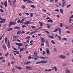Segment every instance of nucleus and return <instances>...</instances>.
Segmentation results:
<instances>
[{
  "label": "nucleus",
  "mask_w": 73,
  "mask_h": 73,
  "mask_svg": "<svg viewBox=\"0 0 73 73\" xmlns=\"http://www.w3.org/2000/svg\"><path fill=\"white\" fill-rule=\"evenodd\" d=\"M41 63H42L43 64L46 63H48V61L47 60H41Z\"/></svg>",
  "instance_id": "0eeeda50"
},
{
  "label": "nucleus",
  "mask_w": 73,
  "mask_h": 73,
  "mask_svg": "<svg viewBox=\"0 0 73 73\" xmlns=\"http://www.w3.org/2000/svg\"><path fill=\"white\" fill-rule=\"evenodd\" d=\"M53 50L55 52H56V53L57 52V50H56V48H53Z\"/></svg>",
  "instance_id": "c756f323"
},
{
  "label": "nucleus",
  "mask_w": 73,
  "mask_h": 73,
  "mask_svg": "<svg viewBox=\"0 0 73 73\" xmlns=\"http://www.w3.org/2000/svg\"><path fill=\"white\" fill-rule=\"evenodd\" d=\"M30 22L29 21H26L25 22V25H28L29 24H30Z\"/></svg>",
  "instance_id": "412c9836"
},
{
  "label": "nucleus",
  "mask_w": 73,
  "mask_h": 73,
  "mask_svg": "<svg viewBox=\"0 0 73 73\" xmlns=\"http://www.w3.org/2000/svg\"><path fill=\"white\" fill-rule=\"evenodd\" d=\"M65 72L66 73H70V70L68 69H66L65 70Z\"/></svg>",
  "instance_id": "9d476101"
},
{
  "label": "nucleus",
  "mask_w": 73,
  "mask_h": 73,
  "mask_svg": "<svg viewBox=\"0 0 73 73\" xmlns=\"http://www.w3.org/2000/svg\"><path fill=\"white\" fill-rule=\"evenodd\" d=\"M8 54H9V53L8 52H7L6 54L5 55V56H7L8 55Z\"/></svg>",
  "instance_id": "49530a36"
},
{
  "label": "nucleus",
  "mask_w": 73,
  "mask_h": 73,
  "mask_svg": "<svg viewBox=\"0 0 73 73\" xmlns=\"http://www.w3.org/2000/svg\"><path fill=\"white\" fill-rule=\"evenodd\" d=\"M40 63H41V61L37 62L35 63V64H40Z\"/></svg>",
  "instance_id": "cd10ccee"
},
{
  "label": "nucleus",
  "mask_w": 73,
  "mask_h": 73,
  "mask_svg": "<svg viewBox=\"0 0 73 73\" xmlns=\"http://www.w3.org/2000/svg\"><path fill=\"white\" fill-rule=\"evenodd\" d=\"M26 69H29V70H32V68L31 67H29V66H26Z\"/></svg>",
  "instance_id": "39448f33"
},
{
  "label": "nucleus",
  "mask_w": 73,
  "mask_h": 73,
  "mask_svg": "<svg viewBox=\"0 0 73 73\" xmlns=\"http://www.w3.org/2000/svg\"><path fill=\"white\" fill-rule=\"evenodd\" d=\"M23 44H21V43H19V46H23Z\"/></svg>",
  "instance_id": "e433bc0d"
},
{
  "label": "nucleus",
  "mask_w": 73,
  "mask_h": 73,
  "mask_svg": "<svg viewBox=\"0 0 73 73\" xmlns=\"http://www.w3.org/2000/svg\"><path fill=\"white\" fill-rule=\"evenodd\" d=\"M58 37L59 39V40H61V36H58Z\"/></svg>",
  "instance_id": "58836bf2"
},
{
  "label": "nucleus",
  "mask_w": 73,
  "mask_h": 73,
  "mask_svg": "<svg viewBox=\"0 0 73 73\" xmlns=\"http://www.w3.org/2000/svg\"><path fill=\"white\" fill-rule=\"evenodd\" d=\"M15 69L14 68H13L11 69L12 72H14V71L15 70Z\"/></svg>",
  "instance_id": "0e129e2a"
},
{
  "label": "nucleus",
  "mask_w": 73,
  "mask_h": 73,
  "mask_svg": "<svg viewBox=\"0 0 73 73\" xmlns=\"http://www.w3.org/2000/svg\"><path fill=\"white\" fill-rule=\"evenodd\" d=\"M37 52H34V56H35L34 59L35 60H37V58H39V57L38 55H37Z\"/></svg>",
  "instance_id": "f257e3e1"
},
{
  "label": "nucleus",
  "mask_w": 73,
  "mask_h": 73,
  "mask_svg": "<svg viewBox=\"0 0 73 73\" xmlns=\"http://www.w3.org/2000/svg\"><path fill=\"white\" fill-rule=\"evenodd\" d=\"M46 25H47V28H48V29H50V28H51V27H50V25H49L48 24H46Z\"/></svg>",
  "instance_id": "dca6fc26"
},
{
  "label": "nucleus",
  "mask_w": 73,
  "mask_h": 73,
  "mask_svg": "<svg viewBox=\"0 0 73 73\" xmlns=\"http://www.w3.org/2000/svg\"><path fill=\"white\" fill-rule=\"evenodd\" d=\"M63 26V25L62 23H60V27H62Z\"/></svg>",
  "instance_id": "a18cd8bd"
},
{
  "label": "nucleus",
  "mask_w": 73,
  "mask_h": 73,
  "mask_svg": "<svg viewBox=\"0 0 73 73\" xmlns=\"http://www.w3.org/2000/svg\"><path fill=\"white\" fill-rule=\"evenodd\" d=\"M54 68L55 69V71L56 72H57V71L58 70V69H57V67L55 66L54 67Z\"/></svg>",
  "instance_id": "5701e85b"
},
{
  "label": "nucleus",
  "mask_w": 73,
  "mask_h": 73,
  "mask_svg": "<svg viewBox=\"0 0 73 73\" xmlns=\"http://www.w3.org/2000/svg\"><path fill=\"white\" fill-rule=\"evenodd\" d=\"M22 28H25V27H26V26H25V25H23L22 26Z\"/></svg>",
  "instance_id": "4d7b16f0"
},
{
  "label": "nucleus",
  "mask_w": 73,
  "mask_h": 73,
  "mask_svg": "<svg viewBox=\"0 0 73 73\" xmlns=\"http://www.w3.org/2000/svg\"><path fill=\"white\" fill-rule=\"evenodd\" d=\"M0 11L1 12H2V13H3L4 12V11H3V10L2 9H0Z\"/></svg>",
  "instance_id": "3c124183"
},
{
  "label": "nucleus",
  "mask_w": 73,
  "mask_h": 73,
  "mask_svg": "<svg viewBox=\"0 0 73 73\" xmlns=\"http://www.w3.org/2000/svg\"><path fill=\"white\" fill-rule=\"evenodd\" d=\"M21 21L20 20H18V21H17V23H21Z\"/></svg>",
  "instance_id": "bf43d9fd"
},
{
  "label": "nucleus",
  "mask_w": 73,
  "mask_h": 73,
  "mask_svg": "<svg viewBox=\"0 0 73 73\" xmlns=\"http://www.w3.org/2000/svg\"><path fill=\"white\" fill-rule=\"evenodd\" d=\"M54 11L56 12H59V10L58 9H55L54 10Z\"/></svg>",
  "instance_id": "864d4df0"
},
{
  "label": "nucleus",
  "mask_w": 73,
  "mask_h": 73,
  "mask_svg": "<svg viewBox=\"0 0 73 73\" xmlns=\"http://www.w3.org/2000/svg\"><path fill=\"white\" fill-rule=\"evenodd\" d=\"M3 48L5 50H6L7 49V48H6V46H5V44H3Z\"/></svg>",
  "instance_id": "2eb2a0df"
},
{
  "label": "nucleus",
  "mask_w": 73,
  "mask_h": 73,
  "mask_svg": "<svg viewBox=\"0 0 73 73\" xmlns=\"http://www.w3.org/2000/svg\"><path fill=\"white\" fill-rule=\"evenodd\" d=\"M19 43H18L17 42H15V44L17 45H18L19 46Z\"/></svg>",
  "instance_id": "e2e57ef3"
},
{
  "label": "nucleus",
  "mask_w": 73,
  "mask_h": 73,
  "mask_svg": "<svg viewBox=\"0 0 73 73\" xmlns=\"http://www.w3.org/2000/svg\"><path fill=\"white\" fill-rule=\"evenodd\" d=\"M13 38H18V37H19L17 36H13Z\"/></svg>",
  "instance_id": "79ce46f5"
},
{
  "label": "nucleus",
  "mask_w": 73,
  "mask_h": 73,
  "mask_svg": "<svg viewBox=\"0 0 73 73\" xmlns=\"http://www.w3.org/2000/svg\"><path fill=\"white\" fill-rule=\"evenodd\" d=\"M31 63V61H29L27 62V61H25L24 62V64H25V65H27V64H30Z\"/></svg>",
  "instance_id": "6e6552de"
},
{
  "label": "nucleus",
  "mask_w": 73,
  "mask_h": 73,
  "mask_svg": "<svg viewBox=\"0 0 73 73\" xmlns=\"http://www.w3.org/2000/svg\"><path fill=\"white\" fill-rule=\"evenodd\" d=\"M17 35H19V34H21V31H19L17 33Z\"/></svg>",
  "instance_id": "2f4dec72"
},
{
  "label": "nucleus",
  "mask_w": 73,
  "mask_h": 73,
  "mask_svg": "<svg viewBox=\"0 0 73 73\" xmlns=\"http://www.w3.org/2000/svg\"><path fill=\"white\" fill-rule=\"evenodd\" d=\"M21 8H22L23 9H24L25 8V6L23 5L21 7Z\"/></svg>",
  "instance_id": "a19ab883"
},
{
  "label": "nucleus",
  "mask_w": 73,
  "mask_h": 73,
  "mask_svg": "<svg viewBox=\"0 0 73 73\" xmlns=\"http://www.w3.org/2000/svg\"><path fill=\"white\" fill-rule=\"evenodd\" d=\"M51 42L52 44H56V43L55 42H54V40H52Z\"/></svg>",
  "instance_id": "bb28decb"
},
{
  "label": "nucleus",
  "mask_w": 73,
  "mask_h": 73,
  "mask_svg": "<svg viewBox=\"0 0 73 73\" xmlns=\"http://www.w3.org/2000/svg\"><path fill=\"white\" fill-rule=\"evenodd\" d=\"M23 49H24V48H21L20 50V52H21V51H23Z\"/></svg>",
  "instance_id": "37998d69"
},
{
  "label": "nucleus",
  "mask_w": 73,
  "mask_h": 73,
  "mask_svg": "<svg viewBox=\"0 0 73 73\" xmlns=\"http://www.w3.org/2000/svg\"><path fill=\"white\" fill-rule=\"evenodd\" d=\"M26 38V39H28L29 38H30V36H27Z\"/></svg>",
  "instance_id": "69168bd1"
},
{
  "label": "nucleus",
  "mask_w": 73,
  "mask_h": 73,
  "mask_svg": "<svg viewBox=\"0 0 73 73\" xmlns=\"http://www.w3.org/2000/svg\"><path fill=\"white\" fill-rule=\"evenodd\" d=\"M70 5H71V4H70L68 5L67 7V8H69V7Z\"/></svg>",
  "instance_id": "c03bdc74"
},
{
  "label": "nucleus",
  "mask_w": 73,
  "mask_h": 73,
  "mask_svg": "<svg viewBox=\"0 0 73 73\" xmlns=\"http://www.w3.org/2000/svg\"><path fill=\"white\" fill-rule=\"evenodd\" d=\"M39 24H40V27H42V25H43V24H44L43 23L41 22L40 21L39 22Z\"/></svg>",
  "instance_id": "a211bd4d"
},
{
  "label": "nucleus",
  "mask_w": 73,
  "mask_h": 73,
  "mask_svg": "<svg viewBox=\"0 0 73 73\" xmlns=\"http://www.w3.org/2000/svg\"><path fill=\"white\" fill-rule=\"evenodd\" d=\"M10 56L11 58H12L13 59V60H15V58H14V57L13 55H11Z\"/></svg>",
  "instance_id": "7c9ffc66"
},
{
  "label": "nucleus",
  "mask_w": 73,
  "mask_h": 73,
  "mask_svg": "<svg viewBox=\"0 0 73 73\" xmlns=\"http://www.w3.org/2000/svg\"><path fill=\"white\" fill-rule=\"evenodd\" d=\"M66 4V1H64L62 2V8L64 7H65V5Z\"/></svg>",
  "instance_id": "20e7f679"
},
{
  "label": "nucleus",
  "mask_w": 73,
  "mask_h": 73,
  "mask_svg": "<svg viewBox=\"0 0 73 73\" xmlns=\"http://www.w3.org/2000/svg\"><path fill=\"white\" fill-rule=\"evenodd\" d=\"M15 29H20V27H19L16 26L15 27Z\"/></svg>",
  "instance_id": "72a5a7b5"
},
{
  "label": "nucleus",
  "mask_w": 73,
  "mask_h": 73,
  "mask_svg": "<svg viewBox=\"0 0 73 73\" xmlns=\"http://www.w3.org/2000/svg\"><path fill=\"white\" fill-rule=\"evenodd\" d=\"M25 19V18L24 17H22V20L21 21L20 23L21 24H22L23 23V22L24 21V20Z\"/></svg>",
  "instance_id": "423d86ee"
},
{
  "label": "nucleus",
  "mask_w": 73,
  "mask_h": 73,
  "mask_svg": "<svg viewBox=\"0 0 73 73\" xmlns=\"http://www.w3.org/2000/svg\"><path fill=\"white\" fill-rule=\"evenodd\" d=\"M47 36H48L49 38H53V36H50V35H47Z\"/></svg>",
  "instance_id": "393cba45"
},
{
  "label": "nucleus",
  "mask_w": 73,
  "mask_h": 73,
  "mask_svg": "<svg viewBox=\"0 0 73 73\" xmlns=\"http://www.w3.org/2000/svg\"><path fill=\"white\" fill-rule=\"evenodd\" d=\"M45 51H44L43 52V54L42 55H44V54H45Z\"/></svg>",
  "instance_id": "8fccbe9b"
},
{
  "label": "nucleus",
  "mask_w": 73,
  "mask_h": 73,
  "mask_svg": "<svg viewBox=\"0 0 73 73\" xmlns=\"http://www.w3.org/2000/svg\"><path fill=\"white\" fill-rule=\"evenodd\" d=\"M3 21H0V24H2L3 23H4L5 22V21H6V19H2Z\"/></svg>",
  "instance_id": "1a4fd4ad"
},
{
  "label": "nucleus",
  "mask_w": 73,
  "mask_h": 73,
  "mask_svg": "<svg viewBox=\"0 0 73 73\" xmlns=\"http://www.w3.org/2000/svg\"><path fill=\"white\" fill-rule=\"evenodd\" d=\"M59 30V34L61 35V33L62 32V31H61V29L60 28H58Z\"/></svg>",
  "instance_id": "9b49d317"
},
{
  "label": "nucleus",
  "mask_w": 73,
  "mask_h": 73,
  "mask_svg": "<svg viewBox=\"0 0 73 73\" xmlns=\"http://www.w3.org/2000/svg\"><path fill=\"white\" fill-rule=\"evenodd\" d=\"M48 22H50V23H53V21L52 20V19H50L48 20Z\"/></svg>",
  "instance_id": "a878e982"
},
{
  "label": "nucleus",
  "mask_w": 73,
  "mask_h": 73,
  "mask_svg": "<svg viewBox=\"0 0 73 73\" xmlns=\"http://www.w3.org/2000/svg\"><path fill=\"white\" fill-rule=\"evenodd\" d=\"M30 15V17H32V16H33V14H32V13H31Z\"/></svg>",
  "instance_id": "774afa93"
},
{
  "label": "nucleus",
  "mask_w": 73,
  "mask_h": 73,
  "mask_svg": "<svg viewBox=\"0 0 73 73\" xmlns=\"http://www.w3.org/2000/svg\"><path fill=\"white\" fill-rule=\"evenodd\" d=\"M28 3H33V2H32V1H31L30 0H29L28 1Z\"/></svg>",
  "instance_id": "09e8293b"
},
{
  "label": "nucleus",
  "mask_w": 73,
  "mask_h": 73,
  "mask_svg": "<svg viewBox=\"0 0 73 73\" xmlns=\"http://www.w3.org/2000/svg\"><path fill=\"white\" fill-rule=\"evenodd\" d=\"M3 4L5 5V7H7V1H5Z\"/></svg>",
  "instance_id": "f3484780"
},
{
  "label": "nucleus",
  "mask_w": 73,
  "mask_h": 73,
  "mask_svg": "<svg viewBox=\"0 0 73 73\" xmlns=\"http://www.w3.org/2000/svg\"><path fill=\"white\" fill-rule=\"evenodd\" d=\"M31 27L33 29H35V27L34 26H31Z\"/></svg>",
  "instance_id": "680f3d73"
},
{
  "label": "nucleus",
  "mask_w": 73,
  "mask_h": 73,
  "mask_svg": "<svg viewBox=\"0 0 73 73\" xmlns=\"http://www.w3.org/2000/svg\"><path fill=\"white\" fill-rule=\"evenodd\" d=\"M52 70V69H50L48 70H45V71H46V72H51Z\"/></svg>",
  "instance_id": "6ab92c4d"
},
{
  "label": "nucleus",
  "mask_w": 73,
  "mask_h": 73,
  "mask_svg": "<svg viewBox=\"0 0 73 73\" xmlns=\"http://www.w3.org/2000/svg\"><path fill=\"white\" fill-rule=\"evenodd\" d=\"M14 52H16L17 53V54H19V52L18 51H13Z\"/></svg>",
  "instance_id": "de8ad7c7"
},
{
  "label": "nucleus",
  "mask_w": 73,
  "mask_h": 73,
  "mask_svg": "<svg viewBox=\"0 0 73 73\" xmlns=\"http://www.w3.org/2000/svg\"><path fill=\"white\" fill-rule=\"evenodd\" d=\"M66 33H68V34H69L70 33V31H66Z\"/></svg>",
  "instance_id": "603ef678"
},
{
  "label": "nucleus",
  "mask_w": 73,
  "mask_h": 73,
  "mask_svg": "<svg viewBox=\"0 0 73 73\" xmlns=\"http://www.w3.org/2000/svg\"><path fill=\"white\" fill-rule=\"evenodd\" d=\"M60 58H61L64 59V58H66V57L64 55H62L60 56Z\"/></svg>",
  "instance_id": "f8f14e48"
},
{
  "label": "nucleus",
  "mask_w": 73,
  "mask_h": 73,
  "mask_svg": "<svg viewBox=\"0 0 73 73\" xmlns=\"http://www.w3.org/2000/svg\"><path fill=\"white\" fill-rule=\"evenodd\" d=\"M67 40V38H62V40Z\"/></svg>",
  "instance_id": "5fc2aeb1"
},
{
  "label": "nucleus",
  "mask_w": 73,
  "mask_h": 73,
  "mask_svg": "<svg viewBox=\"0 0 73 73\" xmlns=\"http://www.w3.org/2000/svg\"><path fill=\"white\" fill-rule=\"evenodd\" d=\"M60 11V12L61 13V14H64V11L62 9H60L59 10Z\"/></svg>",
  "instance_id": "aec40b11"
},
{
  "label": "nucleus",
  "mask_w": 73,
  "mask_h": 73,
  "mask_svg": "<svg viewBox=\"0 0 73 73\" xmlns=\"http://www.w3.org/2000/svg\"><path fill=\"white\" fill-rule=\"evenodd\" d=\"M14 50H17V49L16 48H15L13 46H12Z\"/></svg>",
  "instance_id": "4c0bfd02"
},
{
  "label": "nucleus",
  "mask_w": 73,
  "mask_h": 73,
  "mask_svg": "<svg viewBox=\"0 0 73 73\" xmlns=\"http://www.w3.org/2000/svg\"><path fill=\"white\" fill-rule=\"evenodd\" d=\"M36 32H37V31H33L30 33L29 35H32L34 33H36Z\"/></svg>",
  "instance_id": "4468645a"
},
{
  "label": "nucleus",
  "mask_w": 73,
  "mask_h": 73,
  "mask_svg": "<svg viewBox=\"0 0 73 73\" xmlns=\"http://www.w3.org/2000/svg\"><path fill=\"white\" fill-rule=\"evenodd\" d=\"M24 13L25 14V15H27V16H28L29 15V13Z\"/></svg>",
  "instance_id": "13d9d810"
},
{
  "label": "nucleus",
  "mask_w": 73,
  "mask_h": 73,
  "mask_svg": "<svg viewBox=\"0 0 73 73\" xmlns=\"http://www.w3.org/2000/svg\"><path fill=\"white\" fill-rule=\"evenodd\" d=\"M30 6L31 7H32V8H36V6H35L34 5H31Z\"/></svg>",
  "instance_id": "ea45409f"
},
{
  "label": "nucleus",
  "mask_w": 73,
  "mask_h": 73,
  "mask_svg": "<svg viewBox=\"0 0 73 73\" xmlns=\"http://www.w3.org/2000/svg\"><path fill=\"white\" fill-rule=\"evenodd\" d=\"M40 39L42 40L41 42H45V41H44V38H40Z\"/></svg>",
  "instance_id": "4be33fe9"
},
{
  "label": "nucleus",
  "mask_w": 73,
  "mask_h": 73,
  "mask_svg": "<svg viewBox=\"0 0 73 73\" xmlns=\"http://www.w3.org/2000/svg\"><path fill=\"white\" fill-rule=\"evenodd\" d=\"M68 22L69 23H72V18H70Z\"/></svg>",
  "instance_id": "c85d7f7f"
},
{
  "label": "nucleus",
  "mask_w": 73,
  "mask_h": 73,
  "mask_svg": "<svg viewBox=\"0 0 73 73\" xmlns=\"http://www.w3.org/2000/svg\"><path fill=\"white\" fill-rule=\"evenodd\" d=\"M46 53L48 55H50V51H49V48H46Z\"/></svg>",
  "instance_id": "7ed1b4c3"
},
{
  "label": "nucleus",
  "mask_w": 73,
  "mask_h": 73,
  "mask_svg": "<svg viewBox=\"0 0 73 73\" xmlns=\"http://www.w3.org/2000/svg\"><path fill=\"white\" fill-rule=\"evenodd\" d=\"M39 58H41V59H44V60L45 59V58L43 57L40 56L39 57Z\"/></svg>",
  "instance_id": "c9c22d12"
},
{
  "label": "nucleus",
  "mask_w": 73,
  "mask_h": 73,
  "mask_svg": "<svg viewBox=\"0 0 73 73\" xmlns=\"http://www.w3.org/2000/svg\"><path fill=\"white\" fill-rule=\"evenodd\" d=\"M46 43L47 46V47H49V44L48 41L47 40H46Z\"/></svg>",
  "instance_id": "ddd939ff"
},
{
  "label": "nucleus",
  "mask_w": 73,
  "mask_h": 73,
  "mask_svg": "<svg viewBox=\"0 0 73 73\" xmlns=\"http://www.w3.org/2000/svg\"><path fill=\"white\" fill-rule=\"evenodd\" d=\"M7 46H8V48H10V45L9 44H8Z\"/></svg>",
  "instance_id": "052dcab7"
},
{
  "label": "nucleus",
  "mask_w": 73,
  "mask_h": 73,
  "mask_svg": "<svg viewBox=\"0 0 73 73\" xmlns=\"http://www.w3.org/2000/svg\"><path fill=\"white\" fill-rule=\"evenodd\" d=\"M4 58V57H0V60H2V59H3Z\"/></svg>",
  "instance_id": "338daca9"
},
{
  "label": "nucleus",
  "mask_w": 73,
  "mask_h": 73,
  "mask_svg": "<svg viewBox=\"0 0 73 73\" xmlns=\"http://www.w3.org/2000/svg\"><path fill=\"white\" fill-rule=\"evenodd\" d=\"M15 24H16V22L10 21L9 22V27H11L12 25H15Z\"/></svg>",
  "instance_id": "f03ea898"
},
{
  "label": "nucleus",
  "mask_w": 73,
  "mask_h": 73,
  "mask_svg": "<svg viewBox=\"0 0 73 73\" xmlns=\"http://www.w3.org/2000/svg\"><path fill=\"white\" fill-rule=\"evenodd\" d=\"M12 29H13L12 28H10L8 29L7 31H12Z\"/></svg>",
  "instance_id": "473e14b6"
},
{
  "label": "nucleus",
  "mask_w": 73,
  "mask_h": 73,
  "mask_svg": "<svg viewBox=\"0 0 73 73\" xmlns=\"http://www.w3.org/2000/svg\"><path fill=\"white\" fill-rule=\"evenodd\" d=\"M45 32L46 33H47V34H50L49 32L48 31H45Z\"/></svg>",
  "instance_id": "6e6d98bb"
},
{
  "label": "nucleus",
  "mask_w": 73,
  "mask_h": 73,
  "mask_svg": "<svg viewBox=\"0 0 73 73\" xmlns=\"http://www.w3.org/2000/svg\"><path fill=\"white\" fill-rule=\"evenodd\" d=\"M57 31H58V29H55V30H54L53 32H57Z\"/></svg>",
  "instance_id": "f704fd0d"
},
{
  "label": "nucleus",
  "mask_w": 73,
  "mask_h": 73,
  "mask_svg": "<svg viewBox=\"0 0 73 73\" xmlns=\"http://www.w3.org/2000/svg\"><path fill=\"white\" fill-rule=\"evenodd\" d=\"M15 68H17V69H22V68L20 67L16 66Z\"/></svg>",
  "instance_id": "b1692460"
}]
</instances>
